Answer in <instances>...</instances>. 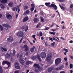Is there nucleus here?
Returning <instances> with one entry per match:
<instances>
[{
	"instance_id": "obj_1",
	"label": "nucleus",
	"mask_w": 73,
	"mask_h": 73,
	"mask_svg": "<svg viewBox=\"0 0 73 73\" xmlns=\"http://www.w3.org/2000/svg\"><path fill=\"white\" fill-rule=\"evenodd\" d=\"M23 48H25V52H27L25 54L26 56H28V51H29V46L27 45V44H25L24 45V46L23 47Z\"/></svg>"
},
{
	"instance_id": "obj_2",
	"label": "nucleus",
	"mask_w": 73,
	"mask_h": 73,
	"mask_svg": "<svg viewBox=\"0 0 73 73\" xmlns=\"http://www.w3.org/2000/svg\"><path fill=\"white\" fill-rule=\"evenodd\" d=\"M62 60V59L61 58H56L55 60V65H57L58 64H60V62H61Z\"/></svg>"
},
{
	"instance_id": "obj_3",
	"label": "nucleus",
	"mask_w": 73,
	"mask_h": 73,
	"mask_svg": "<svg viewBox=\"0 0 73 73\" xmlns=\"http://www.w3.org/2000/svg\"><path fill=\"white\" fill-rule=\"evenodd\" d=\"M17 35L19 37H22L24 36V33L21 31H20L19 33H17Z\"/></svg>"
},
{
	"instance_id": "obj_4",
	"label": "nucleus",
	"mask_w": 73,
	"mask_h": 73,
	"mask_svg": "<svg viewBox=\"0 0 73 73\" xmlns=\"http://www.w3.org/2000/svg\"><path fill=\"white\" fill-rule=\"evenodd\" d=\"M15 68L17 69H20V66L19 64L17 62L15 63Z\"/></svg>"
},
{
	"instance_id": "obj_5",
	"label": "nucleus",
	"mask_w": 73,
	"mask_h": 73,
	"mask_svg": "<svg viewBox=\"0 0 73 73\" xmlns=\"http://www.w3.org/2000/svg\"><path fill=\"white\" fill-rule=\"evenodd\" d=\"M7 40L8 41H9L10 42H12L13 41V38L12 36H10L9 38H7Z\"/></svg>"
},
{
	"instance_id": "obj_6",
	"label": "nucleus",
	"mask_w": 73,
	"mask_h": 73,
	"mask_svg": "<svg viewBox=\"0 0 73 73\" xmlns=\"http://www.w3.org/2000/svg\"><path fill=\"white\" fill-rule=\"evenodd\" d=\"M2 26L3 27H5V28H7V29H8L10 28V26H9V25L8 24H3L2 25Z\"/></svg>"
},
{
	"instance_id": "obj_7",
	"label": "nucleus",
	"mask_w": 73,
	"mask_h": 73,
	"mask_svg": "<svg viewBox=\"0 0 73 73\" xmlns=\"http://www.w3.org/2000/svg\"><path fill=\"white\" fill-rule=\"evenodd\" d=\"M54 70V67L51 66L47 70L48 72H50Z\"/></svg>"
},
{
	"instance_id": "obj_8",
	"label": "nucleus",
	"mask_w": 73,
	"mask_h": 73,
	"mask_svg": "<svg viewBox=\"0 0 73 73\" xmlns=\"http://www.w3.org/2000/svg\"><path fill=\"white\" fill-rule=\"evenodd\" d=\"M40 55L42 58H44L46 56V53L44 52H42L41 53Z\"/></svg>"
},
{
	"instance_id": "obj_9",
	"label": "nucleus",
	"mask_w": 73,
	"mask_h": 73,
	"mask_svg": "<svg viewBox=\"0 0 73 73\" xmlns=\"http://www.w3.org/2000/svg\"><path fill=\"white\" fill-rule=\"evenodd\" d=\"M52 59V56L50 55L49 56H47V57L46 58V60H47V61H50V60Z\"/></svg>"
},
{
	"instance_id": "obj_10",
	"label": "nucleus",
	"mask_w": 73,
	"mask_h": 73,
	"mask_svg": "<svg viewBox=\"0 0 73 73\" xmlns=\"http://www.w3.org/2000/svg\"><path fill=\"white\" fill-rule=\"evenodd\" d=\"M19 62L21 65H24L25 64V60L23 59H21L19 60Z\"/></svg>"
},
{
	"instance_id": "obj_11",
	"label": "nucleus",
	"mask_w": 73,
	"mask_h": 73,
	"mask_svg": "<svg viewBox=\"0 0 73 73\" xmlns=\"http://www.w3.org/2000/svg\"><path fill=\"white\" fill-rule=\"evenodd\" d=\"M34 67H35V68H38V69H40V65H39V64H34L33 65Z\"/></svg>"
},
{
	"instance_id": "obj_12",
	"label": "nucleus",
	"mask_w": 73,
	"mask_h": 73,
	"mask_svg": "<svg viewBox=\"0 0 73 73\" xmlns=\"http://www.w3.org/2000/svg\"><path fill=\"white\" fill-rule=\"evenodd\" d=\"M29 19V17H28L27 16L26 17L24 18L23 19V23H25L26 21H27Z\"/></svg>"
},
{
	"instance_id": "obj_13",
	"label": "nucleus",
	"mask_w": 73,
	"mask_h": 73,
	"mask_svg": "<svg viewBox=\"0 0 73 73\" xmlns=\"http://www.w3.org/2000/svg\"><path fill=\"white\" fill-rule=\"evenodd\" d=\"M32 64H33V62L29 60L27 61L26 62V64L27 65H29V64L31 65Z\"/></svg>"
},
{
	"instance_id": "obj_14",
	"label": "nucleus",
	"mask_w": 73,
	"mask_h": 73,
	"mask_svg": "<svg viewBox=\"0 0 73 73\" xmlns=\"http://www.w3.org/2000/svg\"><path fill=\"white\" fill-rule=\"evenodd\" d=\"M31 12H33L35 9V6L33 4H31Z\"/></svg>"
},
{
	"instance_id": "obj_15",
	"label": "nucleus",
	"mask_w": 73,
	"mask_h": 73,
	"mask_svg": "<svg viewBox=\"0 0 73 73\" xmlns=\"http://www.w3.org/2000/svg\"><path fill=\"white\" fill-rule=\"evenodd\" d=\"M63 68L64 66L62 65L60 67L56 68H55V70H61L62 69H63Z\"/></svg>"
},
{
	"instance_id": "obj_16",
	"label": "nucleus",
	"mask_w": 73,
	"mask_h": 73,
	"mask_svg": "<svg viewBox=\"0 0 73 73\" xmlns=\"http://www.w3.org/2000/svg\"><path fill=\"white\" fill-rule=\"evenodd\" d=\"M6 16L7 18V19H11V18L12 17V15H10L9 13H7L6 15Z\"/></svg>"
},
{
	"instance_id": "obj_17",
	"label": "nucleus",
	"mask_w": 73,
	"mask_h": 73,
	"mask_svg": "<svg viewBox=\"0 0 73 73\" xmlns=\"http://www.w3.org/2000/svg\"><path fill=\"white\" fill-rule=\"evenodd\" d=\"M29 13H30V11H29V10H27L25 12H24L23 15L25 16V15H28Z\"/></svg>"
},
{
	"instance_id": "obj_18",
	"label": "nucleus",
	"mask_w": 73,
	"mask_h": 73,
	"mask_svg": "<svg viewBox=\"0 0 73 73\" xmlns=\"http://www.w3.org/2000/svg\"><path fill=\"white\" fill-rule=\"evenodd\" d=\"M51 6L52 7L54 8L55 10H57V7L56 6V5H54V4H52Z\"/></svg>"
},
{
	"instance_id": "obj_19",
	"label": "nucleus",
	"mask_w": 73,
	"mask_h": 73,
	"mask_svg": "<svg viewBox=\"0 0 73 73\" xmlns=\"http://www.w3.org/2000/svg\"><path fill=\"white\" fill-rule=\"evenodd\" d=\"M36 48V47L35 46H33L32 47L30 50V51L31 53H33L34 52H35V49Z\"/></svg>"
},
{
	"instance_id": "obj_20",
	"label": "nucleus",
	"mask_w": 73,
	"mask_h": 73,
	"mask_svg": "<svg viewBox=\"0 0 73 73\" xmlns=\"http://www.w3.org/2000/svg\"><path fill=\"white\" fill-rule=\"evenodd\" d=\"M10 57H11V54H9L8 53H7L5 55V58H9Z\"/></svg>"
},
{
	"instance_id": "obj_21",
	"label": "nucleus",
	"mask_w": 73,
	"mask_h": 73,
	"mask_svg": "<svg viewBox=\"0 0 73 73\" xmlns=\"http://www.w3.org/2000/svg\"><path fill=\"white\" fill-rule=\"evenodd\" d=\"M9 6L10 7H13V2H10L8 4Z\"/></svg>"
},
{
	"instance_id": "obj_22",
	"label": "nucleus",
	"mask_w": 73,
	"mask_h": 73,
	"mask_svg": "<svg viewBox=\"0 0 73 73\" xmlns=\"http://www.w3.org/2000/svg\"><path fill=\"white\" fill-rule=\"evenodd\" d=\"M1 3H3L4 4H6L8 2V0H2L1 1Z\"/></svg>"
},
{
	"instance_id": "obj_23",
	"label": "nucleus",
	"mask_w": 73,
	"mask_h": 73,
	"mask_svg": "<svg viewBox=\"0 0 73 73\" xmlns=\"http://www.w3.org/2000/svg\"><path fill=\"white\" fill-rule=\"evenodd\" d=\"M40 34H38L37 35V36H39V37H40V36H42V33L41 31H40L39 32Z\"/></svg>"
},
{
	"instance_id": "obj_24",
	"label": "nucleus",
	"mask_w": 73,
	"mask_h": 73,
	"mask_svg": "<svg viewBox=\"0 0 73 73\" xmlns=\"http://www.w3.org/2000/svg\"><path fill=\"white\" fill-rule=\"evenodd\" d=\"M40 17L41 22L44 23V18L41 16H40Z\"/></svg>"
},
{
	"instance_id": "obj_25",
	"label": "nucleus",
	"mask_w": 73,
	"mask_h": 73,
	"mask_svg": "<svg viewBox=\"0 0 73 73\" xmlns=\"http://www.w3.org/2000/svg\"><path fill=\"white\" fill-rule=\"evenodd\" d=\"M38 20V18H34L33 19V21H34V23H36L37 22Z\"/></svg>"
},
{
	"instance_id": "obj_26",
	"label": "nucleus",
	"mask_w": 73,
	"mask_h": 73,
	"mask_svg": "<svg viewBox=\"0 0 73 73\" xmlns=\"http://www.w3.org/2000/svg\"><path fill=\"white\" fill-rule=\"evenodd\" d=\"M29 8L28 6H25L24 7V10H27V9H28Z\"/></svg>"
},
{
	"instance_id": "obj_27",
	"label": "nucleus",
	"mask_w": 73,
	"mask_h": 73,
	"mask_svg": "<svg viewBox=\"0 0 73 73\" xmlns=\"http://www.w3.org/2000/svg\"><path fill=\"white\" fill-rule=\"evenodd\" d=\"M7 61H3L2 62L3 65H4L5 64H7Z\"/></svg>"
},
{
	"instance_id": "obj_28",
	"label": "nucleus",
	"mask_w": 73,
	"mask_h": 73,
	"mask_svg": "<svg viewBox=\"0 0 73 73\" xmlns=\"http://www.w3.org/2000/svg\"><path fill=\"white\" fill-rule=\"evenodd\" d=\"M3 68L1 66H0V73H3Z\"/></svg>"
},
{
	"instance_id": "obj_29",
	"label": "nucleus",
	"mask_w": 73,
	"mask_h": 73,
	"mask_svg": "<svg viewBox=\"0 0 73 73\" xmlns=\"http://www.w3.org/2000/svg\"><path fill=\"white\" fill-rule=\"evenodd\" d=\"M37 58H38V60L40 62H41V58H40V56L39 55H38V56Z\"/></svg>"
},
{
	"instance_id": "obj_30",
	"label": "nucleus",
	"mask_w": 73,
	"mask_h": 73,
	"mask_svg": "<svg viewBox=\"0 0 73 73\" xmlns=\"http://www.w3.org/2000/svg\"><path fill=\"white\" fill-rule=\"evenodd\" d=\"M1 7L3 9H4L5 6L4 5H3V4H1Z\"/></svg>"
},
{
	"instance_id": "obj_31",
	"label": "nucleus",
	"mask_w": 73,
	"mask_h": 73,
	"mask_svg": "<svg viewBox=\"0 0 73 73\" xmlns=\"http://www.w3.org/2000/svg\"><path fill=\"white\" fill-rule=\"evenodd\" d=\"M0 31H3V29H4L3 28V26H1V25H0Z\"/></svg>"
},
{
	"instance_id": "obj_32",
	"label": "nucleus",
	"mask_w": 73,
	"mask_h": 73,
	"mask_svg": "<svg viewBox=\"0 0 73 73\" xmlns=\"http://www.w3.org/2000/svg\"><path fill=\"white\" fill-rule=\"evenodd\" d=\"M45 4L46 6H48V5H49L50 4V2L46 3H45Z\"/></svg>"
},
{
	"instance_id": "obj_33",
	"label": "nucleus",
	"mask_w": 73,
	"mask_h": 73,
	"mask_svg": "<svg viewBox=\"0 0 73 73\" xmlns=\"http://www.w3.org/2000/svg\"><path fill=\"white\" fill-rule=\"evenodd\" d=\"M49 33L51 34V35H55V34H56V33L55 32H54V33L53 32H50Z\"/></svg>"
},
{
	"instance_id": "obj_34",
	"label": "nucleus",
	"mask_w": 73,
	"mask_h": 73,
	"mask_svg": "<svg viewBox=\"0 0 73 73\" xmlns=\"http://www.w3.org/2000/svg\"><path fill=\"white\" fill-rule=\"evenodd\" d=\"M7 65H8V67H9L10 66V65H11V64L10 63L8 62L7 61Z\"/></svg>"
},
{
	"instance_id": "obj_35",
	"label": "nucleus",
	"mask_w": 73,
	"mask_h": 73,
	"mask_svg": "<svg viewBox=\"0 0 73 73\" xmlns=\"http://www.w3.org/2000/svg\"><path fill=\"white\" fill-rule=\"evenodd\" d=\"M17 7V8L18 9V13H19V12H20V9L19 8L20 7L19 6Z\"/></svg>"
},
{
	"instance_id": "obj_36",
	"label": "nucleus",
	"mask_w": 73,
	"mask_h": 73,
	"mask_svg": "<svg viewBox=\"0 0 73 73\" xmlns=\"http://www.w3.org/2000/svg\"><path fill=\"white\" fill-rule=\"evenodd\" d=\"M37 56H33L32 58L33 60H36L37 58Z\"/></svg>"
},
{
	"instance_id": "obj_37",
	"label": "nucleus",
	"mask_w": 73,
	"mask_h": 73,
	"mask_svg": "<svg viewBox=\"0 0 73 73\" xmlns=\"http://www.w3.org/2000/svg\"><path fill=\"white\" fill-rule=\"evenodd\" d=\"M61 9H62L63 10H65V7H64L63 6H62V7L61 8Z\"/></svg>"
},
{
	"instance_id": "obj_38",
	"label": "nucleus",
	"mask_w": 73,
	"mask_h": 73,
	"mask_svg": "<svg viewBox=\"0 0 73 73\" xmlns=\"http://www.w3.org/2000/svg\"><path fill=\"white\" fill-rule=\"evenodd\" d=\"M70 8H73V5L72 4H71L70 5Z\"/></svg>"
},
{
	"instance_id": "obj_39",
	"label": "nucleus",
	"mask_w": 73,
	"mask_h": 73,
	"mask_svg": "<svg viewBox=\"0 0 73 73\" xmlns=\"http://www.w3.org/2000/svg\"><path fill=\"white\" fill-rule=\"evenodd\" d=\"M25 32H27L28 30V27H27L25 29Z\"/></svg>"
},
{
	"instance_id": "obj_40",
	"label": "nucleus",
	"mask_w": 73,
	"mask_h": 73,
	"mask_svg": "<svg viewBox=\"0 0 73 73\" xmlns=\"http://www.w3.org/2000/svg\"><path fill=\"white\" fill-rule=\"evenodd\" d=\"M54 44H55V42H54L51 44L52 46H54Z\"/></svg>"
},
{
	"instance_id": "obj_41",
	"label": "nucleus",
	"mask_w": 73,
	"mask_h": 73,
	"mask_svg": "<svg viewBox=\"0 0 73 73\" xmlns=\"http://www.w3.org/2000/svg\"><path fill=\"white\" fill-rule=\"evenodd\" d=\"M70 66L71 68H73V64H70Z\"/></svg>"
},
{
	"instance_id": "obj_42",
	"label": "nucleus",
	"mask_w": 73,
	"mask_h": 73,
	"mask_svg": "<svg viewBox=\"0 0 73 73\" xmlns=\"http://www.w3.org/2000/svg\"><path fill=\"white\" fill-rule=\"evenodd\" d=\"M45 46H48V43L47 42V41H46L45 43Z\"/></svg>"
},
{
	"instance_id": "obj_43",
	"label": "nucleus",
	"mask_w": 73,
	"mask_h": 73,
	"mask_svg": "<svg viewBox=\"0 0 73 73\" xmlns=\"http://www.w3.org/2000/svg\"><path fill=\"white\" fill-rule=\"evenodd\" d=\"M35 72L36 73H37V72H38V71L37 69H36L35 70Z\"/></svg>"
},
{
	"instance_id": "obj_44",
	"label": "nucleus",
	"mask_w": 73,
	"mask_h": 73,
	"mask_svg": "<svg viewBox=\"0 0 73 73\" xmlns=\"http://www.w3.org/2000/svg\"><path fill=\"white\" fill-rule=\"evenodd\" d=\"M63 50H65V52H67V53L68 52V49L66 48H64Z\"/></svg>"
},
{
	"instance_id": "obj_45",
	"label": "nucleus",
	"mask_w": 73,
	"mask_h": 73,
	"mask_svg": "<svg viewBox=\"0 0 73 73\" xmlns=\"http://www.w3.org/2000/svg\"><path fill=\"white\" fill-rule=\"evenodd\" d=\"M13 53L14 55H15V54H16V51H15V50H13Z\"/></svg>"
},
{
	"instance_id": "obj_46",
	"label": "nucleus",
	"mask_w": 73,
	"mask_h": 73,
	"mask_svg": "<svg viewBox=\"0 0 73 73\" xmlns=\"http://www.w3.org/2000/svg\"><path fill=\"white\" fill-rule=\"evenodd\" d=\"M25 27L24 26H22L21 28L22 29H25Z\"/></svg>"
},
{
	"instance_id": "obj_47",
	"label": "nucleus",
	"mask_w": 73,
	"mask_h": 73,
	"mask_svg": "<svg viewBox=\"0 0 73 73\" xmlns=\"http://www.w3.org/2000/svg\"><path fill=\"white\" fill-rule=\"evenodd\" d=\"M12 9L13 11H16V9H15V8L13 7L12 8Z\"/></svg>"
},
{
	"instance_id": "obj_48",
	"label": "nucleus",
	"mask_w": 73,
	"mask_h": 73,
	"mask_svg": "<svg viewBox=\"0 0 73 73\" xmlns=\"http://www.w3.org/2000/svg\"><path fill=\"white\" fill-rule=\"evenodd\" d=\"M3 50L5 52H7V49L6 48H5Z\"/></svg>"
},
{
	"instance_id": "obj_49",
	"label": "nucleus",
	"mask_w": 73,
	"mask_h": 73,
	"mask_svg": "<svg viewBox=\"0 0 73 73\" xmlns=\"http://www.w3.org/2000/svg\"><path fill=\"white\" fill-rule=\"evenodd\" d=\"M51 30L52 32H55V31H56V29H51Z\"/></svg>"
},
{
	"instance_id": "obj_50",
	"label": "nucleus",
	"mask_w": 73,
	"mask_h": 73,
	"mask_svg": "<svg viewBox=\"0 0 73 73\" xmlns=\"http://www.w3.org/2000/svg\"><path fill=\"white\" fill-rule=\"evenodd\" d=\"M64 59V60H65V61H67V58H66V57H65Z\"/></svg>"
},
{
	"instance_id": "obj_51",
	"label": "nucleus",
	"mask_w": 73,
	"mask_h": 73,
	"mask_svg": "<svg viewBox=\"0 0 73 73\" xmlns=\"http://www.w3.org/2000/svg\"><path fill=\"white\" fill-rule=\"evenodd\" d=\"M60 2H61L62 3L64 1V0H59Z\"/></svg>"
},
{
	"instance_id": "obj_52",
	"label": "nucleus",
	"mask_w": 73,
	"mask_h": 73,
	"mask_svg": "<svg viewBox=\"0 0 73 73\" xmlns=\"http://www.w3.org/2000/svg\"><path fill=\"white\" fill-rule=\"evenodd\" d=\"M49 29V27H46L45 29V30H48Z\"/></svg>"
},
{
	"instance_id": "obj_53",
	"label": "nucleus",
	"mask_w": 73,
	"mask_h": 73,
	"mask_svg": "<svg viewBox=\"0 0 73 73\" xmlns=\"http://www.w3.org/2000/svg\"><path fill=\"white\" fill-rule=\"evenodd\" d=\"M60 73H65V72L64 71H62L60 72Z\"/></svg>"
},
{
	"instance_id": "obj_54",
	"label": "nucleus",
	"mask_w": 73,
	"mask_h": 73,
	"mask_svg": "<svg viewBox=\"0 0 73 73\" xmlns=\"http://www.w3.org/2000/svg\"><path fill=\"white\" fill-rule=\"evenodd\" d=\"M41 39H42V40H44V37L43 36H42L41 38Z\"/></svg>"
},
{
	"instance_id": "obj_55",
	"label": "nucleus",
	"mask_w": 73,
	"mask_h": 73,
	"mask_svg": "<svg viewBox=\"0 0 73 73\" xmlns=\"http://www.w3.org/2000/svg\"><path fill=\"white\" fill-rule=\"evenodd\" d=\"M23 37L20 40V41L19 42V43H20V42H22V40H23Z\"/></svg>"
},
{
	"instance_id": "obj_56",
	"label": "nucleus",
	"mask_w": 73,
	"mask_h": 73,
	"mask_svg": "<svg viewBox=\"0 0 73 73\" xmlns=\"http://www.w3.org/2000/svg\"><path fill=\"white\" fill-rule=\"evenodd\" d=\"M70 58H71V59H73V56H70Z\"/></svg>"
},
{
	"instance_id": "obj_57",
	"label": "nucleus",
	"mask_w": 73,
	"mask_h": 73,
	"mask_svg": "<svg viewBox=\"0 0 73 73\" xmlns=\"http://www.w3.org/2000/svg\"><path fill=\"white\" fill-rule=\"evenodd\" d=\"M40 26L41 25V23L39 22L38 23V24Z\"/></svg>"
},
{
	"instance_id": "obj_58",
	"label": "nucleus",
	"mask_w": 73,
	"mask_h": 73,
	"mask_svg": "<svg viewBox=\"0 0 73 73\" xmlns=\"http://www.w3.org/2000/svg\"><path fill=\"white\" fill-rule=\"evenodd\" d=\"M15 73H19V71H15Z\"/></svg>"
},
{
	"instance_id": "obj_59",
	"label": "nucleus",
	"mask_w": 73,
	"mask_h": 73,
	"mask_svg": "<svg viewBox=\"0 0 73 73\" xmlns=\"http://www.w3.org/2000/svg\"><path fill=\"white\" fill-rule=\"evenodd\" d=\"M40 26L38 24L37 25H36V28H38V27H39V26Z\"/></svg>"
},
{
	"instance_id": "obj_60",
	"label": "nucleus",
	"mask_w": 73,
	"mask_h": 73,
	"mask_svg": "<svg viewBox=\"0 0 73 73\" xmlns=\"http://www.w3.org/2000/svg\"><path fill=\"white\" fill-rule=\"evenodd\" d=\"M33 37L34 38H35V37H36V36H35V35H33Z\"/></svg>"
},
{
	"instance_id": "obj_61",
	"label": "nucleus",
	"mask_w": 73,
	"mask_h": 73,
	"mask_svg": "<svg viewBox=\"0 0 73 73\" xmlns=\"http://www.w3.org/2000/svg\"><path fill=\"white\" fill-rule=\"evenodd\" d=\"M50 40H51V41H53V39H52V38H50Z\"/></svg>"
},
{
	"instance_id": "obj_62",
	"label": "nucleus",
	"mask_w": 73,
	"mask_h": 73,
	"mask_svg": "<svg viewBox=\"0 0 73 73\" xmlns=\"http://www.w3.org/2000/svg\"><path fill=\"white\" fill-rule=\"evenodd\" d=\"M29 72V70H27V71L26 72V73H28V72Z\"/></svg>"
},
{
	"instance_id": "obj_63",
	"label": "nucleus",
	"mask_w": 73,
	"mask_h": 73,
	"mask_svg": "<svg viewBox=\"0 0 73 73\" xmlns=\"http://www.w3.org/2000/svg\"><path fill=\"white\" fill-rule=\"evenodd\" d=\"M70 73H73V70H70Z\"/></svg>"
},
{
	"instance_id": "obj_64",
	"label": "nucleus",
	"mask_w": 73,
	"mask_h": 73,
	"mask_svg": "<svg viewBox=\"0 0 73 73\" xmlns=\"http://www.w3.org/2000/svg\"><path fill=\"white\" fill-rule=\"evenodd\" d=\"M70 43H73V41H72V40H70Z\"/></svg>"
}]
</instances>
